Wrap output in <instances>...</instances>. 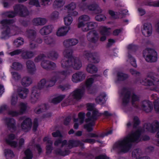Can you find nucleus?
I'll return each instance as SVG.
<instances>
[{
    "mask_svg": "<svg viewBox=\"0 0 159 159\" xmlns=\"http://www.w3.org/2000/svg\"><path fill=\"white\" fill-rule=\"evenodd\" d=\"M153 129L151 124H145L143 129H139L136 131L129 134L123 139L116 142L113 145V149H119L122 152H127L131 148L132 143H137L140 141V135L142 132L144 131H148L152 133H155V130Z\"/></svg>",
    "mask_w": 159,
    "mask_h": 159,
    "instance_id": "nucleus-1",
    "label": "nucleus"
},
{
    "mask_svg": "<svg viewBox=\"0 0 159 159\" xmlns=\"http://www.w3.org/2000/svg\"><path fill=\"white\" fill-rule=\"evenodd\" d=\"M123 96L122 99V105L125 107L130 102L131 105L135 108H139V96L134 93H131L130 90L128 88H123L121 92Z\"/></svg>",
    "mask_w": 159,
    "mask_h": 159,
    "instance_id": "nucleus-2",
    "label": "nucleus"
},
{
    "mask_svg": "<svg viewBox=\"0 0 159 159\" xmlns=\"http://www.w3.org/2000/svg\"><path fill=\"white\" fill-rule=\"evenodd\" d=\"M95 76V75H93L92 76L93 77L88 79L86 80L84 85H83L80 88L75 90L73 92L72 95L75 98L80 99L84 93L85 88L88 90L89 93H93L96 92L95 89L92 91V89L91 87L94 80L93 78Z\"/></svg>",
    "mask_w": 159,
    "mask_h": 159,
    "instance_id": "nucleus-3",
    "label": "nucleus"
},
{
    "mask_svg": "<svg viewBox=\"0 0 159 159\" xmlns=\"http://www.w3.org/2000/svg\"><path fill=\"white\" fill-rule=\"evenodd\" d=\"M14 22L13 19H5L1 21L0 23L2 25V29L3 30L2 32V39H5L10 36V29L8 26Z\"/></svg>",
    "mask_w": 159,
    "mask_h": 159,
    "instance_id": "nucleus-4",
    "label": "nucleus"
},
{
    "mask_svg": "<svg viewBox=\"0 0 159 159\" xmlns=\"http://www.w3.org/2000/svg\"><path fill=\"white\" fill-rule=\"evenodd\" d=\"M143 54L146 61L148 62H155L157 60V52L153 49H145L143 51Z\"/></svg>",
    "mask_w": 159,
    "mask_h": 159,
    "instance_id": "nucleus-5",
    "label": "nucleus"
},
{
    "mask_svg": "<svg viewBox=\"0 0 159 159\" xmlns=\"http://www.w3.org/2000/svg\"><path fill=\"white\" fill-rule=\"evenodd\" d=\"M91 112L89 111L86 114V116L88 118H86L85 121L86 123H88L90 121H92L95 122V121L98 118L102 115V113L99 112L98 111L95 109L92 111V115Z\"/></svg>",
    "mask_w": 159,
    "mask_h": 159,
    "instance_id": "nucleus-6",
    "label": "nucleus"
},
{
    "mask_svg": "<svg viewBox=\"0 0 159 159\" xmlns=\"http://www.w3.org/2000/svg\"><path fill=\"white\" fill-rule=\"evenodd\" d=\"M70 71L69 70H66L57 72L53 77L56 80V81H58L59 82H61L65 79L67 76L70 75Z\"/></svg>",
    "mask_w": 159,
    "mask_h": 159,
    "instance_id": "nucleus-7",
    "label": "nucleus"
},
{
    "mask_svg": "<svg viewBox=\"0 0 159 159\" xmlns=\"http://www.w3.org/2000/svg\"><path fill=\"white\" fill-rule=\"evenodd\" d=\"M141 107L146 112L149 113L151 111L153 107L151 102L148 100H145L141 103Z\"/></svg>",
    "mask_w": 159,
    "mask_h": 159,
    "instance_id": "nucleus-8",
    "label": "nucleus"
},
{
    "mask_svg": "<svg viewBox=\"0 0 159 159\" xmlns=\"http://www.w3.org/2000/svg\"><path fill=\"white\" fill-rule=\"evenodd\" d=\"M87 38L89 42L96 43L98 39V34L95 30H92L89 32L87 35Z\"/></svg>",
    "mask_w": 159,
    "mask_h": 159,
    "instance_id": "nucleus-9",
    "label": "nucleus"
},
{
    "mask_svg": "<svg viewBox=\"0 0 159 159\" xmlns=\"http://www.w3.org/2000/svg\"><path fill=\"white\" fill-rule=\"evenodd\" d=\"M32 125L31 119L30 118H27L21 123V128L22 130L25 132H27L30 129Z\"/></svg>",
    "mask_w": 159,
    "mask_h": 159,
    "instance_id": "nucleus-10",
    "label": "nucleus"
},
{
    "mask_svg": "<svg viewBox=\"0 0 159 159\" xmlns=\"http://www.w3.org/2000/svg\"><path fill=\"white\" fill-rule=\"evenodd\" d=\"M5 120L8 129L11 132L15 131L16 130V127L14 119L12 118H7L5 119Z\"/></svg>",
    "mask_w": 159,
    "mask_h": 159,
    "instance_id": "nucleus-11",
    "label": "nucleus"
},
{
    "mask_svg": "<svg viewBox=\"0 0 159 159\" xmlns=\"http://www.w3.org/2000/svg\"><path fill=\"white\" fill-rule=\"evenodd\" d=\"M41 65L42 67L47 70H53L56 67V64L50 61L44 60L42 61Z\"/></svg>",
    "mask_w": 159,
    "mask_h": 159,
    "instance_id": "nucleus-12",
    "label": "nucleus"
},
{
    "mask_svg": "<svg viewBox=\"0 0 159 159\" xmlns=\"http://www.w3.org/2000/svg\"><path fill=\"white\" fill-rule=\"evenodd\" d=\"M152 32V27L151 24L148 23H145L143 24L142 33L145 36H150Z\"/></svg>",
    "mask_w": 159,
    "mask_h": 159,
    "instance_id": "nucleus-13",
    "label": "nucleus"
},
{
    "mask_svg": "<svg viewBox=\"0 0 159 159\" xmlns=\"http://www.w3.org/2000/svg\"><path fill=\"white\" fill-rule=\"evenodd\" d=\"M27 70L28 72L31 75L35 73L36 70L35 64L34 62L30 60H28L26 62Z\"/></svg>",
    "mask_w": 159,
    "mask_h": 159,
    "instance_id": "nucleus-14",
    "label": "nucleus"
},
{
    "mask_svg": "<svg viewBox=\"0 0 159 159\" xmlns=\"http://www.w3.org/2000/svg\"><path fill=\"white\" fill-rule=\"evenodd\" d=\"M85 77V75L83 72L78 71L73 75L72 80L74 82L76 83L83 80Z\"/></svg>",
    "mask_w": 159,
    "mask_h": 159,
    "instance_id": "nucleus-15",
    "label": "nucleus"
},
{
    "mask_svg": "<svg viewBox=\"0 0 159 159\" xmlns=\"http://www.w3.org/2000/svg\"><path fill=\"white\" fill-rule=\"evenodd\" d=\"M86 8L89 10L92 11L93 13L96 14L100 13L102 11L98 5L96 3L87 5Z\"/></svg>",
    "mask_w": 159,
    "mask_h": 159,
    "instance_id": "nucleus-16",
    "label": "nucleus"
},
{
    "mask_svg": "<svg viewBox=\"0 0 159 159\" xmlns=\"http://www.w3.org/2000/svg\"><path fill=\"white\" fill-rule=\"evenodd\" d=\"M61 66L64 68H68L73 66V58L64 57L61 61Z\"/></svg>",
    "mask_w": 159,
    "mask_h": 159,
    "instance_id": "nucleus-17",
    "label": "nucleus"
},
{
    "mask_svg": "<svg viewBox=\"0 0 159 159\" xmlns=\"http://www.w3.org/2000/svg\"><path fill=\"white\" fill-rule=\"evenodd\" d=\"M34 53L31 51L24 50H22L20 57L24 60L31 59L34 56Z\"/></svg>",
    "mask_w": 159,
    "mask_h": 159,
    "instance_id": "nucleus-18",
    "label": "nucleus"
},
{
    "mask_svg": "<svg viewBox=\"0 0 159 159\" xmlns=\"http://www.w3.org/2000/svg\"><path fill=\"white\" fill-rule=\"evenodd\" d=\"M53 27L52 25L44 26L39 30V32L42 35H45L49 34L52 31Z\"/></svg>",
    "mask_w": 159,
    "mask_h": 159,
    "instance_id": "nucleus-19",
    "label": "nucleus"
},
{
    "mask_svg": "<svg viewBox=\"0 0 159 159\" xmlns=\"http://www.w3.org/2000/svg\"><path fill=\"white\" fill-rule=\"evenodd\" d=\"M79 42L78 40L75 39H69L65 40L63 42L64 46L66 48H69L76 45Z\"/></svg>",
    "mask_w": 159,
    "mask_h": 159,
    "instance_id": "nucleus-20",
    "label": "nucleus"
},
{
    "mask_svg": "<svg viewBox=\"0 0 159 159\" xmlns=\"http://www.w3.org/2000/svg\"><path fill=\"white\" fill-rule=\"evenodd\" d=\"M47 21L45 18L39 17L34 18L33 20V23L35 26H42L45 25Z\"/></svg>",
    "mask_w": 159,
    "mask_h": 159,
    "instance_id": "nucleus-21",
    "label": "nucleus"
},
{
    "mask_svg": "<svg viewBox=\"0 0 159 159\" xmlns=\"http://www.w3.org/2000/svg\"><path fill=\"white\" fill-rule=\"evenodd\" d=\"M17 92L19 97L22 99L25 98L29 93L28 89L22 87H20L17 89Z\"/></svg>",
    "mask_w": 159,
    "mask_h": 159,
    "instance_id": "nucleus-22",
    "label": "nucleus"
},
{
    "mask_svg": "<svg viewBox=\"0 0 159 159\" xmlns=\"http://www.w3.org/2000/svg\"><path fill=\"white\" fill-rule=\"evenodd\" d=\"M19 108L20 110L19 112V114L20 115L25 113L30 109V107L28 106L27 103L22 102L20 103Z\"/></svg>",
    "mask_w": 159,
    "mask_h": 159,
    "instance_id": "nucleus-23",
    "label": "nucleus"
},
{
    "mask_svg": "<svg viewBox=\"0 0 159 159\" xmlns=\"http://www.w3.org/2000/svg\"><path fill=\"white\" fill-rule=\"evenodd\" d=\"M15 138V135L13 134H11L9 135L8 139L6 140V143L13 148H16L17 146L16 142L13 141Z\"/></svg>",
    "mask_w": 159,
    "mask_h": 159,
    "instance_id": "nucleus-24",
    "label": "nucleus"
},
{
    "mask_svg": "<svg viewBox=\"0 0 159 159\" xmlns=\"http://www.w3.org/2000/svg\"><path fill=\"white\" fill-rule=\"evenodd\" d=\"M27 36L29 40H34L36 37V32L32 29H27L26 30Z\"/></svg>",
    "mask_w": 159,
    "mask_h": 159,
    "instance_id": "nucleus-25",
    "label": "nucleus"
},
{
    "mask_svg": "<svg viewBox=\"0 0 159 159\" xmlns=\"http://www.w3.org/2000/svg\"><path fill=\"white\" fill-rule=\"evenodd\" d=\"M69 30V28L66 26L62 27L59 28L57 32V35L59 36L66 35Z\"/></svg>",
    "mask_w": 159,
    "mask_h": 159,
    "instance_id": "nucleus-26",
    "label": "nucleus"
},
{
    "mask_svg": "<svg viewBox=\"0 0 159 159\" xmlns=\"http://www.w3.org/2000/svg\"><path fill=\"white\" fill-rule=\"evenodd\" d=\"M32 83L31 79L28 76L23 77L21 80V84L24 87H27L29 86Z\"/></svg>",
    "mask_w": 159,
    "mask_h": 159,
    "instance_id": "nucleus-27",
    "label": "nucleus"
},
{
    "mask_svg": "<svg viewBox=\"0 0 159 159\" xmlns=\"http://www.w3.org/2000/svg\"><path fill=\"white\" fill-rule=\"evenodd\" d=\"M39 96V94L36 93L35 90H33L31 92L30 97V101L32 103H34L38 100Z\"/></svg>",
    "mask_w": 159,
    "mask_h": 159,
    "instance_id": "nucleus-28",
    "label": "nucleus"
},
{
    "mask_svg": "<svg viewBox=\"0 0 159 159\" xmlns=\"http://www.w3.org/2000/svg\"><path fill=\"white\" fill-rule=\"evenodd\" d=\"M80 141L78 140H70L68 143V147L70 149L73 147H75L81 144Z\"/></svg>",
    "mask_w": 159,
    "mask_h": 159,
    "instance_id": "nucleus-29",
    "label": "nucleus"
},
{
    "mask_svg": "<svg viewBox=\"0 0 159 159\" xmlns=\"http://www.w3.org/2000/svg\"><path fill=\"white\" fill-rule=\"evenodd\" d=\"M82 66L81 61L78 58H73V66L72 67L74 69L79 70Z\"/></svg>",
    "mask_w": 159,
    "mask_h": 159,
    "instance_id": "nucleus-30",
    "label": "nucleus"
},
{
    "mask_svg": "<svg viewBox=\"0 0 159 159\" xmlns=\"http://www.w3.org/2000/svg\"><path fill=\"white\" fill-rule=\"evenodd\" d=\"M89 19V17L86 15H83L80 16L78 19V26L80 27L81 25L85 23V22L88 21Z\"/></svg>",
    "mask_w": 159,
    "mask_h": 159,
    "instance_id": "nucleus-31",
    "label": "nucleus"
},
{
    "mask_svg": "<svg viewBox=\"0 0 159 159\" xmlns=\"http://www.w3.org/2000/svg\"><path fill=\"white\" fill-rule=\"evenodd\" d=\"M86 70L88 72L91 74L95 73L98 71L97 67L94 65L91 64L88 65Z\"/></svg>",
    "mask_w": 159,
    "mask_h": 159,
    "instance_id": "nucleus-32",
    "label": "nucleus"
},
{
    "mask_svg": "<svg viewBox=\"0 0 159 159\" xmlns=\"http://www.w3.org/2000/svg\"><path fill=\"white\" fill-rule=\"evenodd\" d=\"M24 5L21 4H17L13 7L14 10L16 14L20 16L22 10H24L23 7Z\"/></svg>",
    "mask_w": 159,
    "mask_h": 159,
    "instance_id": "nucleus-33",
    "label": "nucleus"
},
{
    "mask_svg": "<svg viewBox=\"0 0 159 159\" xmlns=\"http://www.w3.org/2000/svg\"><path fill=\"white\" fill-rule=\"evenodd\" d=\"M158 75L153 71L148 72L147 75V76L156 82L159 81V79H157L156 77L158 76Z\"/></svg>",
    "mask_w": 159,
    "mask_h": 159,
    "instance_id": "nucleus-34",
    "label": "nucleus"
},
{
    "mask_svg": "<svg viewBox=\"0 0 159 159\" xmlns=\"http://www.w3.org/2000/svg\"><path fill=\"white\" fill-rule=\"evenodd\" d=\"M95 122L92 121H90L88 123L85 124L84 126V129H86L88 132H91L93 130L92 126H94Z\"/></svg>",
    "mask_w": 159,
    "mask_h": 159,
    "instance_id": "nucleus-35",
    "label": "nucleus"
},
{
    "mask_svg": "<svg viewBox=\"0 0 159 159\" xmlns=\"http://www.w3.org/2000/svg\"><path fill=\"white\" fill-rule=\"evenodd\" d=\"M106 97V95L104 93L101 94L96 99V102L101 104H103L105 102V98Z\"/></svg>",
    "mask_w": 159,
    "mask_h": 159,
    "instance_id": "nucleus-36",
    "label": "nucleus"
},
{
    "mask_svg": "<svg viewBox=\"0 0 159 159\" xmlns=\"http://www.w3.org/2000/svg\"><path fill=\"white\" fill-rule=\"evenodd\" d=\"M65 95H62L55 97L52 100L51 102L55 104L59 103L65 98Z\"/></svg>",
    "mask_w": 159,
    "mask_h": 159,
    "instance_id": "nucleus-37",
    "label": "nucleus"
},
{
    "mask_svg": "<svg viewBox=\"0 0 159 159\" xmlns=\"http://www.w3.org/2000/svg\"><path fill=\"white\" fill-rule=\"evenodd\" d=\"M47 55L49 58L52 60H56L58 57V54L56 51L52 50L50 51Z\"/></svg>",
    "mask_w": 159,
    "mask_h": 159,
    "instance_id": "nucleus-38",
    "label": "nucleus"
},
{
    "mask_svg": "<svg viewBox=\"0 0 159 159\" xmlns=\"http://www.w3.org/2000/svg\"><path fill=\"white\" fill-rule=\"evenodd\" d=\"M117 75L118 77V80L119 81H124L128 79L129 77V76L127 74L120 72H118L117 73Z\"/></svg>",
    "mask_w": 159,
    "mask_h": 159,
    "instance_id": "nucleus-39",
    "label": "nucleus"
},
{
    "mask_svg": "<svg viewBox=\"0 0 159 159\" xmlns=\"http://www.w3.org/2000/svg\"><path fill=\"white\" fill-rule=\"evenodd\" d=\"M24 43V39L21 37H19L14 41L13 44L16 48H18L23 45Z\"/></svg>",
    "mask_w": 159,
    "mask_h": 159,
    "instance_id": "nucleus-40",
    "label": "nucleus"
},
{
    "mask_svg": "<svg viewBox=\"0 0 159 159\" xmlns=\"http://www.w3.org/2000/svg\"><path fill=\"white\" fill-rule=\"evenodd\" d=\"M55 152L57 155L65 156L69 154L70 153V151L68 150H65V151H63L60 148H57L55 150Z\"/></svg>",
    "mask_w": 159,
    "mask_h": 159,
    "instance_id": "nucleus-41",
    "label": "nucleus"
},
{
    "mask_svg": "<svg viewBox=\"0 0 159 159\" xmlns=\"http://www.w3.org/2000/svg\"><path fill=\"white\" fill-rule=\"evenodd\" d=\"M5 156L7 159L12 158L14 157V155L13 152L9 149H5L4 150Z\"/></svg>",
    "mask_w": 159,
    "mask_h": 159,
    "instance_id": "nucleus-42",
    "label": "nucleus"
},
{
    "mask_svg": "<svg viewBox=\"0 0 159 159\" xmlns=\"http://www.w3.org/2000/svg\"><path fill=\"white\" fill-rule=\"evenodd\" d=\"M89 61L92 63H98L99 61V60L97 54L94 53H93V54L91 57V58L89 59Z\"/></svg>",
    "mask_w": 159,
    "mask_h": 159,
    "instance_id": "nucleus-43",
    "label": "nucleus"
},
{
    "mask_svg": "<svg viewBox=\"0 0 159 159\" xmlns=\"http://www.w3.org/2000/svg\"><path fill=\"white\" fill-rule=\"evenodd\" d=\"M72 50L71 49H67L65 50L63 52L64 57L67 58H73L72 57Z\"/></svg>",
    "mask_w": 159,
    "mask_h": 159,
    "instance_id": "nucleus-44",
    "label": "nucleus"
},
{
    "mask_svg": "<svg viewBox=\"0 0 159 159\" xmlns=\"http://www.w3.org/2000/svg\"><path fill=\"white\" fill-rule=\"evenodd\" d=\"M65 9L67 10L68 13L71 12L76 8V4L74 2H71L68 5L65 6Z\"/></svg>",
    "mask_w": 159,
    "mask_h": 159,
    "instance_id": "nucleus-45",
    "label": "nucleus"
},
{
    "mask_svg": "<svg viewBox=\"0 0 159 159\" xmlns=\"http://www.w3.org/2000/svg\"><path fill=\"white\" fill-rule=\"evenodd\" d=\"M53 142L52 140L48 141V143H46V153L49 154L50 153L52 150V145Z\"/></svg>",
    "mask_w": 159,
    "mask_h": 159,
    "instance_id": "nucleus-46",
    "label": "nucleus"
},
{
    "mask_svg": "<svg viewBox=\"0 0 159 159\" xmlns=\"http://www.w3.org/2000/svg\"><path fill=\"white\" fill-rule=\"evenodd\" d=\"M141 153V150L139 149L134 150L132 152V157L137 159L139 158Z\"/></svg>",
    "mask_w": 159,
    "mask_h": 159,
    "instance_id": "nucleus-47",
    "label": "nucleus"
},
{
    "mask_svg": "<svg viewBox=\"0 0 159 159\" xmlns=\"http://www.w3.org/2000/svg\"><path fill=\"white\" fill-rule=\"evenodd\" d=\"M46 80L43 79L41 80L38 83V87L40 89H42L45 87L46 88Z\"/></svg>",
    "mask_w": 159,
    "mask_h": 159,
    "instance_id": "nucleus-48",
    "label": "nucleus"
},
{
    "mask_svg": "<svg viewBox=\"0 0 159 159\" xmlns=\"http://www.w3.org/2000/svg\"><path fill=\"white\" fill-rule=\"evenodd\" d=\"M44 42L48 45H54L55 44L53 39L50 37H46L44 38Z\"/></svg>",
    "mask_w": 159,
    "mask_h": 159,
    "instance_id": "nucleus-49",
    "label": "nucleus"
},
{
    "mask_svg": "<svg viewBox=\"0 0 159 159\" xmlns=\"http://www.w3.org/2000/svg\"><path fill=\"white\" fill-rule=\"evenodd\" d=\"M25 157H24L23 159H32L33 154L31 151L29 149H27L24 152Z\"/></svg>",
    "mask_w": 159,
    "mask_h": 159,
    "instance_id": "nucleus-50",
    "label": "nucleus"
},
{
    "mask_svg": "<svg viewBox=\"0 0 159 159\" xmlns=\"http://www.w3.org/2000/svg\"><path fill=\"white\" fill-rule=\"evenodd\" d=\"M64 19L65 25L67 26L70 25L73 21L72 18L69 15L65 17Z\"/></svg>",
    "mask_w": 159,
    "mask_h": 159,
    "instance_id": "nucleus-51",
    "label": "nucleus"
},
{
    "mask_svg": "<svg viewBox=\"0 0 159 159\" xmlns=\"http://www.w3.org/2000/svg\"><path fill=\"white\" fill-rule=\"evenodd\" d=\"M23 8L24 10H21L19 16L22 17H25L29 15V12L27 7L24 6Z\"/></svg>",
    "mask_w": 159,
    "mask_h": 159,
    "instance_id": "nucleus-52",
    "label": "nucleus"
},
{
    "mask_svg": "<svg viewBox=\"0 0 159 159\" xmlns=\"http://www.w3.org/2000/svg\"><path fill=\"white\" fill-rule=\"evenodd\" d=\"M56 82L53 77L51 80H46V88L50 87L53 86Z\"/></svg>",
    "mask_w": 159,
    "mask_h": 159,
    "instance_id": "nucleus-53",
    "label": "nucleus"
},
{
    "mask_svg": "<svg viewBox=\"0 0 159 159\" xmlns=\"http://www.w3.org/2000/svg\"><path fill=\"white\" fill-rule=\"evenodd\" d=\"M12 68L16 70H20L22 68V65L20 63L18 62H14L13 63Z\"/></svg>",
    "mask_w": 159,
    "mask_h": 159,
    "instance_id": "nucleus-54",
    "label": "nucleus"
},
{
    "mask_svg": "<svg viewBox=\"0 0 159 159\" xmlns=\"http://www.w3.org/2000/svg\"><path fill=\"white\" fill-rule=\"evenodd\" d=\"M110 29V28H107L105 27H103L101 29L100 33L102 35H108L110 33L109 30Z\"/></svg>",
    "mask_w": 159,
    "mask_h": 159,
    "instance_id": "nucleus-55",
    "label": "nucleus"
},
{
    "mask_svg": "<svg viewBox=\"0 0 159 159\" xmlns=\"http://www.w3.org/2000/svg\"><path fill=\"white\" fill-rule=\"evenodd\" d=\"M46 109V104H44L42 105L41 108L37 109V108L34 109V111L37 114H39Z\"/></svg>",
    "mask_w": 159,
    "mask_h": 159,
    "instance_id": "nucleus-56",
    "label": "nucleus"
},
{
    "mask_svg": "<svg viewBox=\"0 0 159 159\" xmlns=\"http://www.w3.org/2000/svg\"><path fill=\"white\" fill-rule=\"evenodd\" d=\"M65 0H55L54 4L57 7H59L62 6L64 4Z\"/></svg>",
    "mask_w": 159,
    "mask_h": 159,
    "instance_id": "nucleus-57",
    "label": "nucleus"
},
{
    "mask_svg": "<svg viewBox=\"0 0 159 159\" xmlns=\"http://www.w3.org/2000/svg\"><path fill=\"white\" fill-rule=\"evenodd\" d=\"M128 57L130 61L131 65L134 67H137V65L136 61L134 57L129 53H128Z\"/></svg>",
    "mask_w": 159,
    "mask_h": 159,
    "instance_id": "nucleus-58",
    "label": "nucleus"
},
{
    "mask_svg": "<svg viewBox=\"0 0 159 159\" xmlns=\"http://www.w3.org/2000/svg\"><path fill=\"white\" fill-rule=\"evenodd\" d=\"M3 14L8 18H13L15 17L16 15L14 11L6 12Z\"/></svg>",
    "mask_w": 159,
    "mask_h": 159,
    "instance_id": "nucleus-59",
    "label": "nucleus"
},
{
    "mask_svg": "<svg viewBox=\"0 0 159 159\" xmlns=\"http://www.w3.org/2000/svg\"><path fill=\"white\" fill-rule=\"evenodd\" d=\"M13 79L16 81H18L21 78L20 75L18 72H11Z\"/></svg>",
    "mask_w": 159,
    "mask_h": 159,
    "instance_id": "nucleus-60",
    "label": "nucleus"
},
{
    "mask_svg": "<svg viewBox=\"0 0 159 159\" xmlns=\"http://www.w3.org/2000/svg\"><path fill=\"white\" fill-rule=\"evenodd\" d=\"M59 14V13L58 11H55L51 14L50 18L52 20H56L58 18Z\"/></svg>",
    "mask_w": 159,
    "mask_h": 159,
    "instance_id": "nucleus-61",
    "label": "nucleus"
},
{
    "mask_svg": "<svg viewBox=\"0 0 159 159\" xmlns=\"http://www.w3.org/2000/svg\"><path fill=\"white\" fill-rule=\"evenodd\" d=\"M80 27L78 26V25H77V27L78 28H82V30L84 32H86L89 30L88 26L87 23L82 24L81 25Z\"/></svg>",
    "mask_w": 159,
    "mask_h": 159,
    "instance_id": "nucleus-62",
    "label": "nucleus"
},
{
    "mask_svg": "<svg viewBox=\"0 0 159 159\" xmlns=\"http://www.w3.org/2000/svg\"><path fill=\"white\" fill-rule=\"evenodd\" d=\"M133 127L136 128V127L139 125L140 121L139 118L136 116H135L133 118Z\"/></svg>",
    "mask_w": 159,
    "mask_h": 159,
    "instance_id": "nucleus-63",
    "label": "nucleus"
},
{
    "mask_svg": "<svg viewBox=\"0 0 159 159\" xmlns=\"http://www.w3.org/2000/svg\"><path fill=\"white\" fill-rule=\"evenodd\" d=\"M154 108L156 111H159V98L156 100L154 102Z\"/></svg>",
    "mask_w": 159,
    "mask_h": 159,
    "instance_id": "nucleus-64",
    "label": "nucleus"
}]
</instances>
